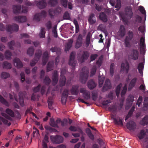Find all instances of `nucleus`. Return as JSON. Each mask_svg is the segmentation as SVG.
Wrapping results in <instances>:
<instances>
[{
	"label": "nucleus",
	"instance_id": "nucleus-1",
	"mask_svg": "<svg viewBox=\"0 0 148 148\" xmlns=\"http://www.w3.org/2000/svg\"><path fill=\"white\" fill-rule=\"evenodd\" d=\"M134 38V34L133 31L129 30L127 33V36H125L124 40L125 47L130 48L131 47V42Z\"/></svg>",
	"mask_w": 148,
	"mask_h": 148
},
{
	"label": "nucleus",
	"instance_id": "nucleus-2",
	"mask_svg": "<svg viewBox=\"0 0 148 148\" xmlns=\"http://www.w3.org/2000/svg\"><path fill=\"white\" fill-rule=\"evenodd\" d=\"M89 71L85 67H83L80 74V80L82 83H85L88 76Z\"/></svg>",
	"mask_w": 148,
	"mask_h": 148
},
{
	"label": "nucleus",
	"instance_id": "nucleus-3",
	"mask_svg": "<svg viewBox=\"0 0 148 148\" xmlns=\"http://www.w3.org/2000/svg\"><path fill=\"white\" fill-rule=\"evenodd\" d=\"M50 138L52 142L55 144H60L62 143L63 141V138L62 136L59 135H51L50 136Z\"/></svg>",
	"mask_w": 148,
	"mask_h": 148
},
{
	"label": "nucleus",
	"instance_id": "nucleus-4",
	"mask_svg": "<svg viewBox=\"0 0 148 148\" xmlns=\"http://www.w3.org/2000/svg\"><path fill=\"white\" fill-rule=\"evenodd\" d=\"M19 26L16 24H13L12 25H7L6 30L8 32H12L18 31Z\"/></svg>",
	"mask_w": 148,
	"mask_h": 148
},
{
	"label": "nucleus",
	"instance_id": "nucleus-5",
	"mask_svg": "<svg viewBox=\"0 0 148 148\" xmlns=\"http://www.w3.org/2000/svg\"><path fill=\"white\" fill-rule=\"evenodd\" d=\"M46 12L45 11L42 10L40 13L35 14L34 17V19L38 21H39L42 18L46 17Z\"/></svg>",
	"mask_w": 148,
	"mask_h": 148
},
{
	"label": "nucleus",
	"instance_id": "nucleus-6",
	"mask_svg": "<svg viewBox=\"0 0 148 148\" xmlns=\"http://www.w3.org/2000/svg\"><path fill=\"white\" fill-rule=\"evenodd\" d=\"M140 53L144 54L145 53L146 46L145 43V39L141 37L140 40Z\"/></svg>",
	"mask_w": 148,
	"mask_h": 148
},
{
	"label": "nucleus",
	"instance_id": "nucleus-7",
	"mask_svg": "<svg viewBox=\"0 0 148 148\" xmlns=\"http://www.w3.org/2000/svg\"><path fill=\"white\" fill-rule=\"evenodd\" d=\"M80 91L83 94V97L86 100L90 98V92L86 90V88H82L80 89Z\"/></svg>",
	"mask_w": 148,
	"mask_h": 148
},
{
	"label": "nucleus",
	"instance_id": "nucleus-8",
	"mask_svg": "<svg viewBox=\"0 0 148 148\" xmlns=\"http://www.w3.org/2000/svg\"><path fill=\"white\" fill-rule=\"evenodd\" d=\"M89 56V53L88 51H83L80 57L78 58L79 61L82 63L87 60Z\"/></svg>",
	"mask_w": 148,
	"mask_h": 148
},
{
	"label": "nucleus",
	"instance_id": "nucleus-9",
	"mask_svg": "<svg viewBox=\"0 0 148 148\" xmlns=\"http://www.w3.org/2000/svg\"><path fill=\"white\" fill-rule=\"evenodd\" d=\"M130 56L133 60H137L139 56V52L137 49H132L131 51Z\"/></svg>",
	"mask_w": 148,
	"mask_h": 148
},
{
	"label": "nucleus",
	"instance_id": "nucleus-10",
	"mask_svg": "<svg viewBox=\"0 0 148 148\" xmlns=\"http://www.w3.org/2000/svg\"><path fill=\"white\" fill-rule=\"evenodd\" d=\"M75 56L74 53L71 52L70 55V59L69 61V64L73 67V68H74L75 66L77 61L75 60Z\"/></svg>",
	"mask_w": 148,
	"mask_h": 148
},
{
	"label": "nucleus",
	"instance_id": "nucleus-11",
	"mask_svg": "<svg viewBox=\"0 0 148 148\" xmlns=\"http://www.w3.org/2000/svg\"><path fill=\"white\" fill-rule=\"evenodd\" d=\"M126 126L127 128L130 130H133L136 128V125L134 121H130L127 123Z\"/></svg>",
	"mask_w": 148,
	"mask_h": 148
},
{
	"label": "nucleus",
	"instance_id": "nucleus-12",
	"mask_svg": "<svg viewBox=\"0 0 148 148\" xmlns=\"http://www.w3.org/2000/svg\"><path fill=\"white\" fill-rule=\"evenodd\" d=\"M125 15L128 17L130 18H132L133 14L132 7L131 6L126 7L125 8Z\"/></svg>",
	"mask_w": 148,
	"mask_h": 148
},
{
	"label": "nucleus",
	"instance_id": "nucleus-13",
	"mask_svg": "<svg viewBox=\"0 0 148 148\" xmlns=\"http://www.w3.org/2000/svg\"><path fill=\"white\" fill-rule=\"evenodd\" d=\"M71 95L77 96L79 93V86L77 85H73L70 90Z\"/></svg>",
	"mask_w": 148,
	"mask_h": 148
},
{
	"label": "nucleus",
	"instance_id": "nucleus-14",
	"mask_svg": "<svg viewBox=\"0 0 148 148\" xmlns=\"http://www.w3.org/2000/svg\"><path fill=\"white\" fill-rule=\"evenodd\" d=\"M82 39L83 36L81 34H79L76 42L75 45V47L76 48L78 49L82 46Z\"/></svg>",
	"mask_w": 148,
	"mask_h": 148
},
{
	"label": "nucleus",
	"instance_id": "nucleus-15",
	"mask_svg": "<svg viewBox=\"0 0 148 148\" xmlns=\"http://www.w3.org/2000/svg\"><path fill=\"white\" fill-rule=\"evenodd\" d=\"M52 80L53 85H56L57 83L58 80V75L57 71H54L53 73Z\"/></svg>",
	"mask_w": 148,
	"mask_h": 148
},
{
	"label": "nucleus",
	"instance_id": "nucleus-16",
	"mask_svg": "<svg viewBox=\"0 0 148 148\" xmlns=\"http://www.w3.org/2000/svg\"><path fill=\"white\" fill-rule=\"evenodd\" d=\"M13 62L14 66L18 68H20L23 66L22 63L18 58H14L13 60Z\"/></svg>",
	"mask_w": 148,
	"mask_h": 148
},
{
	"label": "nucleus",
	"instance_id": "nucleus-17",
	"mask_svg": "<svg viewBox=\"0 0 148 148\" xmlns=\"http://www.w3.org/2000/svg\"><path fill=\"white\" fill-rule=\"evenodd\" d=\"M47 5V3L45 0H41L37 2L36 5L37 7L40 9H44Z\"/></svg>",
	"mask_w": 148,
	"mask_h": 148
},
{
	"label": "nucleus",
	"instance_id": "nucleus-18",
	"mask_svg": "<svg viewBox=\"0 0 148 148\" xmlns=\"http://www.w3.org/2000/svg\"><path fill=\"white\" fill-rule=\"evenodd\" d=\"M14 19L18 23H23L25 22L26 21L27 18L25 16H19L14 17Z\"/></svg>",
	"mask_w": 148,
	"mask_h": 148
},
{
	"label": "nucleus",
	"instance_id": "nucleus-19",
	"mask_svg": "<svg viewBox=\"0 0 148 148\" xmlns=\"http://www.w3.org/2000/svg\"><path fill=\"white\" fill-rule=\"evenodd\" d=\"M111 88L110 81L109 79H106L105 84L103 87V90L104 91H106Z\"/></svg>",
	"mask_w": 148,
	"mask_h": 148
},
{
	"label": "nucleus",
	"instance_id": "nucleus-20",
	"mask_svg": "<svg viewBox=\"0 0 148 148\" xmlns=\"http://www.w3.org/2000/svg\"><path fill=\"white\" fill-rule=\"evenodd\" d=\"M129 64L127 62H125V65L124 63H122L121 64V71H124L125 69L126 73H127L129 70Z\"/></svg>",
	"mask_w": 148,
	"mask_h": 148
},
{
	"label": "nucleus",
	"instance_id": "nucleus-21",
	"mask_svg": "<svg viewBox=\"0 0 148 148\" xmlns=\"http://www.w3.org/2000/svg\"><path fill=\"white\" fill-rule=\"evenodd\" d=\"M49 58V54L47 51H45L43 54L42 61L43 65H45Z\"/></svg>",
	"mask_w": 148,
	"mask_h": 148
},
{
	"label": "nucleus",
	"instance_id": "nucleus-22",
	"mask_svg": "<svg viewBox=\"0 0 148 148\" xmlns=\"http://www.w3.org/2000/svg\"><path fill=\"white\" fill-rule=\"evenodd\" d=\"M21 6L20 5H14L13 6V12L14 14H17L20 13Z\"/></svg>",
	"mask_w": 148,
	"mask_h": 148
},
{
	"label": "nucleus",
	"instance_id": "nucleus-23",
	"mask_svg": "<svg viewBox=\"0 0 148 148\" xmlns=\"http://www.w3.org/2000/svg\"><path fill=\"white\" fill-rule=\"evenodd\" d=\"M96 84L93 79L90 80L87 83L88 88L90 90H92L96 87Z\"/></svg>",
	"mask_w": 148,
	"mask_h": 148
},
{
	"label": "nucleus",
	"instance_id": "nucleus-24",
	"mask_svg": "<svg viewBox=\"0 0 148 148\" xmlns=\"http://www.w3.org/2000/svg\"><path fill=\"white\" fill-rule=\"evenodd\" d=\"M88 21L90 24H94L96 22L95 15L94 14H90L88 19Z\"/></svg>",
	"mask_w": 148,
	"mask_h": 148
},
{
	"label": "nucleus",
	"instance_id": "nucleus-25",
	"mask_svg": "<svg viewBox=\"0 0 148 148\" xmlns=\"http://www.w3.org/2000/svg\"><path fill=\"white\" fill-rule=\"evenodd\" d=\"M113 121L116 125H120L122 126L123 125V119L122 118L120 117L112 118Z\"/></svg>",
	"mask_w": 148,
	"mask_h": 148
},
{
	"label": "nucleus",
	"instance_id": "nucleus-26",
	"mask_svg": "<svg viewBox=\"0 0 148 148\" xmlns=\"http://www.w3.org/2000/svg\"><path fill=\"white\" fill-rule=\"evenodd\" d=\"M99 18L104 22H106L108 21V17L107 15L104 12H102L100 13L99 16Z\"/></svg>",
	"mask_w": 148,
	"mask_h": 148
},
{
	"label": "nucleus",
	"instance_id": "nucleus-27",
	"mask_svg": "<svg viewBox=\"0 0 148 148\" xmlns=\"http://www.w3.org/2000/svg\"><path fill=\"white\" fill-rule=\"evenodd\" d=\"M137 80V78L136 77H134L131 80L129 85L128 90H130L134 87L136 83Z\"/></svg>",
	"mask_w": 148,
	"mask_h": 148
},
{
	"label": "nucleus",
	"instance_id": "nucleus-28",
	"mask_svg": "<svg viewBox=\"0 0 148 148\" xmlns=\"http://www.w3.org/2000/svg\"><path fill=\"white\" fill-rule=\"evenodd\" d=\"M119 33L120 36L123 38L125 35V27L123 25H121L120 26L119 30Z\"/></svg>",
	"mask_w": 148,
	"mask_h": 148
},
{
	"label": "nucleus",
	"instance_id": "nucleus-29",
	"mask_svg": "<svg viewBox=\"0 0 148 148\" xmlns=\"http://www.w3.org/2000/svg\"><path fill=\"white\" fill-rule=\"evenodd\" d=\"M2 66L5 69H10L12 68L11 64L7 61H5L3 62Z\"/></svg>",
	"mask_w": 148,
	"mask_h": 148
},
{
	"label": "nucleus",
	"instance_id": "nucleus-30",
	"mask_svg": "<svg viewBox=\"0 0 148 148\" xmlns=\"http://www.w3.org/2000/svg\"><path fill=\"white\" fill-rule=\"evenodd\" d=\"M66 82V78L64 76H61L60 80V85L61 87L64 86Z\"/></svg>",
	"mask_w": 148,
	"mask_h": 148
},
{
	"label": "nucleus",
	"instance_id": "nucleus-31",
	"mask_svg": "<svg viewBox=\"0 0 148 148\" xmlns=\"http://www.w3.org/2000/svg\"><path fill=\"white\" fill-rule=\"evenodd\" d=\"M73 40L72 39H71L67 44L65 46V51H68L71 47Z\"/></svg>",
	"mask_w": 148,
	"mask_h": 148
},
{
	"label": "nucleus",
	"instance_id": "nucleus-32",
	"mask_svg": "<svg viewBox=\"0 0 148 148\" xmlns=\"http://www.w3.org/2000/svg\"><path fill=\"white\" fill-rule=\"evenodd\" d=\"M140 123L143 126L148 124V116H146L140 122Z\"/></svg>",
	"mask_w": 148,
	"mask_h": 148
},
{
	"label": "nucleus",
	"instance_id": "nucleus-33",
	"mask_svg": "<svg viewBox=\"0 0 148 148\" xmlns=\"http://www.w3.org/2000/svg\"><path fill=\"white\" fill-rule=\"evenodd\" d=\"M34 49L33 47H31L27 50V53L29 56H32L34 53Z\"/></svg>",
	"mask_w": 148,
	"mask_h": 148
},
{
	"label": "nucleus",
	"instance_id": "nucleus-34",
	"mask_svg": "<svg viewBox=\"0 0 148 148\" xmlns=\"http://www.w3.org/2000/svg\"><path fill=\"white\" fill-rule=\"evenodd\" d=\"M146 135V132L144 130H141L138 134V136L140 140L143 138Z\"/></svg>",
	"mask_w": 148,
	"mask_h": 148
},
{
	"label": "nucleus",
	"instance_id": "nucleus-35",
	"mask_svg": "<svg viewBox=\"0 0 148 148\" xmlns=\"http://www.w3.org/2000/svg\"><path fill=\"white\" fill-rule=\"evenodd\" d=\"M42 54V52L40 49L37 50V52L35 53V58L38 60H39Z\"/></svg>",
	"mask_w": 148,
	"mask_h": 148
},
{
	"label": "nucleus",
	"instance_id": "nucleus-36",
	"mask_svg": "<svg viewBox=\"0 0 148 148\" xmlns=\"http://www.w3.org/2000/svg\"><path fill=\"white\" fill-rule=\"evenodd\" d=\"M58 3L57 0H49L48 2L49 5L52 7H54Z\"/></svg>",
	"mask_w": 148,
	"mask_h": 148
},
{
	"label": "nucleus",
	"instance_id": "nucleus-37",
	"mask_svg": "<svg viewBox=\"0 0 148 148\" xmlns=\"http://www.w3.org/2000/svg\"><path fill=\"white\" fill-rule=\"evenodd\" d=\"M50 50L52 52H56L57 54H60L61 53L60 48L56 47H51L50 49Z\"/></svg>",
	"mask_w": 148,
	"mask_h": 148
},
{
	"label": "nucleus",
	"instance_id": "nucleus-38",
	"mask_svg": "<svg viewBox=\"0 0 148 148\" xmlns=\"http://www.w3.org/2000/svg\"><path fill=\"white\" fill-rule=\"evenodd\" d=\"M0 101L5 106H8L9 105L8 103L4 98L0 95Z\"/></svg>",
	"mask_w": 148,
	"mask_h": 148
},
{
	"label": "nucleus",
	"instance_id": "nucleus-39",
	"mask_svg": "<svg viewBox=\"0 0 148 148\" xmlns=\"http://www.w3.org/2000/svg\"><path fill=\"white\" fill-rule=\"evenodd\" d=\"M6 113L12 117L14 116V114L13 110L9 108H7L5 110Z\"/></svg>",
	"mask_w": 148,
	"mask_h": 148
},
{
	"label": "nucleus",
	"instance_id": "nucleus-40",
	"mask_svg": "<svg viewBox=\"0 0 148 148\" xmlns=\"http://www.w3.org/2000/svg\"><path fill=\"white\" fill-rule=\"evenodd\" d=\"M5 55L7 59L10 60L11 58L12 54L9 50H7L5 52Z\"/></svg>",
	"mask_w": 148,
	"mask_h": 148
},
{
	"label": "nucleus",
	"instance_id": "nucleus-41",
	"mask_svg": "<svg viewBox=\"0 0 148 148\" xmlns=\"http://www.w3.org/2000/svg\"><path fill=\"white\" fill-rule=\"evenodd\" d=\"M45 29L44 27H42L40 32L39 34V36L40 38H44L45 37Z\"/></svg>",
	"mask_w": 148,
	"mask_h": 148
},
{
	"label": "nucleus",
	"instance_id": "nucleus-42",
	"mask_svg": "<svg viewBox=\"0 0 148 148\" xmlns=\"http://www.w3.org/2000/svg\"><path fill=\"white\" fill-rule=\"evenodd\" d=\"M53 63V62H49L48 63L47 65V72L50 71L52 69Z\"/></svg>",
	"mask_w": 148,
	"mask_h": 148
},
{
	"label": "nucleus",
	"instance_id": "nucleus-43",
	"mask_svg": "<svg viewBox=\"0 0 148 148\" xmlns=\"http://www.w3.org/2000/svg\"><path fill=\"white\" fill-rule=\"evenodd\" d=\"M121 86V84H120L118 85L116 88V95L117 97H118L119 95Z\"/></svg>",
	"mask_w": 148,
	"mask_h": 148
},
{
	"label": "nucleus",
	"instance_id": "nucleus-44",
	"mask_svg": "<svg viewBox=\"0 0 148 148\" xmlns=\"http://www.w3.org/2000/svg\"><path fill=\"white\" fill-rule=\"evenodd\" d=\"M60 2L62 5L65 8L67 7L68 0H60Z\"/></svg>",
	"mask_w": 148,
	"mask_h": 148
},
{
	"label": "nucleus",
	"instance_id": "nucleus-45",
	"mask_svg": "<svg viewBox=\"0 0 148 148\" xmlns=\"http://www.w3.org/2000/svg\"><path fill=\"white\" fill-rule=\"evenodd\" d=\"M139 10L142 14L145 15V20L146 18V12L144 8L142 6H140L139 7Z\"/></svg>",
	"mask_w": 148,
	"mask_h": 148
},
{
	"label": "nucleus",
	"instance_id": "nucleus-46",
	"mask_svg": "<svg viewBox=\"0 0 148 148\" xmlns=\"http://www.w3.org/2000/svg\"><path fill=\"white\" fill-rule=\"evenodd\" d=\"M114 63H112L110 66V74L112 76L113 75L114 73Z\"/></svg>",
	"mask_w": 148,
	"mask_h": 148
},
{
	"label": "nucleus",
	"instance_id": "nucleus-47",
	"mask_svg": "<svg viewBox=\"0 0 148 148\" xmlns=\"http://www.w3.org/2000/svg\"><path fill=\"white\" fill-rule=\"evenodd\" d=\"M0 119L4 124H7L8 126H10L11 125V123H8V121L7 119L1 116H0Z\"/></svg>",
	"mask_w": 148,
	"mask_h": 148
},
{
	"label": "nucleus",
	"instance_id": "nucleus-48",
	"mask_svg": "<svg viewBox=\"0 0 148 148\" xmlns=\"http://www.w3.org/2000/svg\"><path fill=\"white\" fill-rule=\"evenodd\" d=\"M10 76V74L6 72H3L2 73L1 75V78L5 79Z\"/></svg>",
	"mask_w": 148,
	"mask_h": 148
},
{
	"label": "nucleus",
	"instance_id": "nucleus-49",
	"mask_svg": "<svg viewBox=\"0 0 148 148\" xmlns=\"http://www.w3.org/2000/svg\"><path fill=\"white\" fill-rule=\"evenodd\" d=\"M51 82V80L49 77L46 76L44 79V82L47 85H49Z\"/></svg>",
	"mask_w": 148,
	"mask_h": 148
},
{
	"label": "nucleus",
	"instance_id": "nucleus-50",
	"mask_svg": "<svg viewBox=\"0 0 148 148\" xmlns=\"http://www.w3.org/2000/svg\"><path fill=\"white\" fill-rule=\"evenodd\" d=\"M103 60V57L102 56H101L99 58L98 60H97L96 62V64L98 65L99 67H100L101 65L102 61Z\"/></svg>",
	"mask_w": 148,
	"mask_h": 148
},
{
	"label": "nucleus",
	"instance_id": "nucleus-51",
	"mask_svg": "<svg viewBox=\"0 0 148 148\" xmlns=\"http://www.w3.org/2000/svg\"><path fill=\"white\" fill-rule=\"evenodd\" d=\"M97 67L95 66H94L92 67L90 74V76H93L95 74L96 70H97Z\"/></svg>",
	"mask_w": 148,
	"mask_h": 148
},
{
	"label": "nucleus",
	"instance_id": "nucleus-52",
	"mask_svg": "<svg viewBox=\"0 0 148 148\" xmlns=\"http://www.w3.org/2000/svg\"><path fill=\"white\" fill-rule=\"evenodd\" d=\"M15 44V42L14 40H12L8 43V45L9 48L11 49H13V46Z\"/></svg>",
	"mask_w": 148,
	"mask_h": 148
},
{
	"label": "nucleus",
	"instance_id": "nucleus-53",
	"mask_svg": "<svg viewBox=\"0 0 148 148\" xmlns=\"http://www.w3.org/2000/svg\"><path fill=\"white\" fill-rule=\"evenodd\" d=\"M45 129L51 132H56L57 130L54 128H53L50 126L48 125L45 126Z\"/></svg>",
	"mask_w": 148,
	"mask_h": 148
},
{
	"label": "nucleus",
	"instance_id": "nucleus-54",
	"mask_svg": "<svg viewBox=\"0 0 148 148\" xmlns=\"http://www.w3.org/2000/svg\"><path fill=\"white\" fill-rule=\"evenodd\" d=\"M143 106L145 108L148 109V97H146L145 98Z\"/></svg>",
	"mask_w": 148,
	"mask_h": 148
},
{
	"label": "nucleus",
	"instance_id": "nucleus-55",
	"mask_svg": "<svg viewBox=\"0 0 148 148\" xmlns=\"http://www.w3.org/2000/svg\"><path fill=\"white\" fill-rule=\"evenodd\" d=\"M56 13L55 10L50 9L49 10V13L51 17H52L53 15Z\"/></svg>",
	"mask_w": 148,
	"mask_h": 148
},
{
	"label": "nucleus",
	"instance_id": "nucleus-56",
	"mask_svg": "<svg viewBox=\"0 0 148 148\" xmlns=\"http://www.w3.org/2000/svg\"><path fill=\"white\" fill-rule=\"evenodd\" d=\"M127 90V86L126 85H125L123 88V90H122L121 92V97H123V96H124L125 95L126 93Z\"/></svg>",
	"mask_w": 148,
	"mask_h": 148
},
{
	"label": "nucleus",
	"instance_id": "nucleus-57",
	"mask_svg": "<svg viewBox=\"0 0 148 148\" xmlns=\"http://www.w3.org/2000/svg\"><path fill=\"white\" fill-rule=\"evenodd\" d=\"M45 25L48 30H49L51 29L52 28V23L51 21H48L46 23Z\"/></svg>",
	"mask_w": 148,
	"mask_h": 148
},
{
	"label": "nucleus",
	"instance_id": "nucleus-58",
	"mask_svg": "<svg viewBox=\"0 0 148 148\" xmlns=\"http://www.w3.org/2000/svg\"><path fill=\"white\" fill-rule=\"evenodd\" d=\"M50 125L53 127H58L57 123H56V122H55L53 119H51V123L50 124Z\"/></svg>",
	"mask_w": 148,
	"mask_h": 148
},
{
	"label": "nucleus",
	"instance_id": "nucleus-59",
	"mask_svg": "<svg viewBox=\"0 0 148 148\" xmlns=\"http://www.w3.org/2000/svg\"><path fill=\"white\" fill-rule=\"evenodd\" d=\"M36 97L38 99L39 96L38 95H36V94L35 93H33L32 95L31 100L33 101H35L36 99Z\"/></svg>",
	"mask_w": 148,
	"mask_h": 148
},
{
	"label": "nucleus",
	"instance_id": "nucleus-60",
	"mask_svg": "<svg viewBox=\"0 0 148 148\" xmlns=\"http://www.w3.org/2000/svg\"><path fill=\"white\" fill-rule=\"evenodd\" d=\"M67 97L62 96L61 102L63 104H65L67 99Z\"/></svg>",
	"mask_w": 148,
	"mask_h": 148
},
{
	"label": "nucleus",
	"instance_id": "nucleus-61",
	"mask_svg": "<svg viewBox=\"0 0 148 148\" xmlns=\"http://www.w3.org/2000/svg\"><path fill=\"white\" fill-rule=\"evenodd\" d=\"M70 18L69 13L67 12H66L64 14L63 18L65 19H69Z\"/></svg>",
	"mask_w": 148,
	"mask_h": 148
},
{
	"label": "nucleus",
	"instance_id": "nucleus-62",
	"mask_svg": "<svg viewBox=\"0 0 148 148\" xmlns=\"http://www.w3.org/2000/svg\"><path fill=\"white\" fill-rule=\"evenodd\" d=\"M110 110L112 111L113 112H116L117 110V108L115 105H112L108 108Z\"/></svg>",
	"mask_w": 148,
	"mask_h": 148
},
{
	"label": "nucleus",
	"instance_id": "nucleus-63",
	"mask_svg": "<svg viewBox=\"0 0 148 148\" xmlns=\"http://www.w3.org/2000/svg\"><path fill=\"white\" fill-rule=\"evenodd\" d=\"M38 60H36V58H34L33 60L31 61L30 64L31 66H33L35 65L36 64Z\"/></svg>",
	"mask_w": 148,
	"mask_h": 148
},
{
	"label": "nucleus",
	"instance_id": "nucleus-64",
	"mask_svg": "<svg viewBox=\"0 0 148 148\" xmlns=\"http://www.w3.org/2000/svg\"><path fill=\"white\" fill-rule=\"evenodd\" d=\"M41 87L40 84L38 85L36 87L34 88L33 91L34 92H38L40 90Z\"/></svg>",
	"mask_w": 148,
	"mask_h": 148
}]
</instances>
